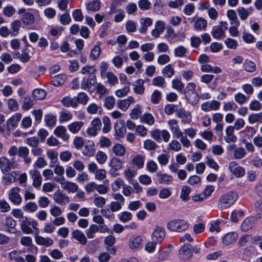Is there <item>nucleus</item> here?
Here are the masks:
<instances>
[{
	"label": "nucleus",
	"mask_w": 262,
	"mask_h": 262,
	"mask_svg": "<svg viewBox=\"0 0 262 262\" xmlns=\"http://www.w3.org/2000/svg\"><path fill=\"white\" fill-rule=\"evenodd\" d=\"M238 194L235 191H229L222 195L217 205L220 210H224L232 205L238 199Z\"/></svg>",
	"instance_id": "1"
},
{
	"label": "nucleus",
	"mask_w": 262,
	"mask_h": 262,
	"mask_svg": "<svg viewBox=\"0 0 262 262\" xmlns=\"http://www.w3.org/2000/svg\"><path fill=\"white\" fill-rule=\"evenodd\" d=\"M166 227L167 229L172 231L180 233L185 231L189 228V223L185 220L174 219L168 221Z\"/></svg>",
	"instance_id": "2"
},
{
	"label": "nucleus",
	"mask_w": 262,
	"mask_h": 262,
	"mask_svg": "<svg viewBox=\"0 0 262 262\" xmlns=\"http://www.w3.org/2000/svg\"><path fill=\"white\" fill-rule=\"evenodd\" d=\"M19 225L21 231L25 234H31L33 231L37 234L39 232L38 222L35 220L30 221L27 217L20 221Z\"/></svg>",
	"instance_id": "3"
},
{
	"label": "nucleus",
	"mask_w": 262,
	"mask_h": 262,
	"mask_svg": "<svg viewBox=\"0 0 262 262\" xmlns=\"http://www.w3.org/2000/svg\"><path fill=\"white\" fill-rule=\"evenodd\" d=\"M97 79L95 73H91L87 78H83L81 83V88L88 90L92 93L96 91L97 87Z\"/></svg>",
	"instance_id": "4"
},
{
	"label": "nucleus",
	"mask_w": 262,
	"mask_h": 262,
	"mask_svg": "<svg viewBox=\"0 0 262 262\" xmlns=\"http://www.w3.org/2000/svg\"><path fill=\"white\" fill-rule=\"evenodd\" d=\"M55 181L59 183L61 187L69 193H75L77 191L78 189V185L73 182L65 181L64 178H55Z\"/></svg>",
	"instance_id": "5"
},
{
	"label": "nucleus",
	"mask_w": 262,
	"mask_h": 262,
	"mask_svg": "<svg viewBox=\"0 0 262 262\" xmlns=\"http://www.w3.org/2000/svg\"><path fill=\"white\" fill-rule=\"evenodd\" d=\"M228 24L227 21H221L219 25L213 28L212 31V36L216 39H221L225 36V32L228 29Z\"/></svg>",
	"instance_id": "6"
},
{
	"label": "nucleus",
	"mask_w": 262,
	"mask_h": 262,
	"mask_svg": "<svg viewBox=\"0 0 262 262\" xmlns=\"http://www.w3.org/2000/svg\"><path fill=\"white\" fill-rule=\"evenodd\" d=\"M53 198L55 203L60 205H66L70 202L69 196L60 189H58L54 192Z\"/></svg>",
	"instance_id": "7"
},
{
	"label": "nucleus",
	"mask_w": 262,
	"mask_h": 262,
	"mask_svg": "<svg viewBox=\"0 0 262 262\" xmlns=\"http://www.w3.org/2000/svg\"><path fill=\"white\" fill-rule=\"evenodd\" d=\"M20 191V188L16 187L11 188L9 192V200L15 205H19L22 201V198L19 194Z\"/></svg>",
	"instance_id": "8"
},
{
	"label": "nucleus",
	"mask_w": 262,
	"mask_h": 262,
	"mask_svg": "<svg viewBox=\"0 0 262 262\" xmlns=\"http://www.w3.org/2000/svg\"><path fill=\"white\" fill-rule=\"evenodd\" d=\"M165 229L161 226H157L152 233L151 238L153 241L161 243L165 236Z\"/></svg>",
	"instance_id": "9"
},
{
	"label": "nucleus",
	"mask_w": 262,
	"mask_h": 262,
	"mask_svg": "<svg viewBox=\"0 0 262 262\" xmlns=\"http://www.w3.org/2000/svg\"><path fill=\"white\" fill-rule=\"evenodd\" d=\"M176 117L181 119L182 124H189L192 120V115L188 111L181 108L176 112Z\"/></svg>",
	"instance_id": "10"
},
{
	"label": "nucleus",
	"mask_w": 262,
	"mask_h": 262,
	"mask_svg": "<svg viewBox=\"0 0 262 262\" xmlns=\"http://www.w3.org/2000/svg\"><path fill=\"white\" fill-rule=\"evenodd\" d=\"M228 168L230 172L237 178L242 177L245 174V170L244 168L238 166L236 162H230Z\"/></svg>",
	"instance_id": "11"
},
{
	"label": "nucleus",
	"mask_w": 262,
	"mask_h": 262,
	"mask_svg": "<svg viewBox=\"0 0 262 262\" xmlns=\"http://www.w3.org/2000/svg\"><path fill=\"white\" fill-rule=\"evenodd\" d=\"M29 173L33 181L32 185L35 188L39 189L41 185L42 181L40 172L37 169H34L30 170Z\"/></svg>",
	"instance_id": "12"
},
{
	"label": "nucleus",
	"mask_w": 262,
	"mask_h": 262,
	"mask_svg": "<svg viewBox=\"0 0 262 262\" xmlns=\"http://www.w3.org/2000/svg\"><path fill=\"white\" fill-rule=\"evenodd\" d=\"M122 165L123 163L120 159L117 157H113L109 163V166L111 167L110 173L111 174H117L116 172L121 169Z\"/></svg>",
	"instance_id": "13"
},
{
	"label": "nucleus",
	"mask_w": 262,
	"mask_h": 262,
	"mask_svg": "<svg viewBox=\"0 0 262 262\" xmlns=\"http://www.w3.org/2000/svg\"><path fill=\"white\" fill-rule=\"evenodd\" d=\"M221 103L220 102L216 100H212L210 101H206L202 103L201 105L202 110L204 112H208L211 111L217 110Z\"/></svg>",
	"instance_id": "14"
},
{
	"label": "nucleus",
	"mask_w": 262,
	"mask_h": 262,
	"mask_svg": "<svg viewBox=\"0 0 262 262\" xmlns=\"http://www.w3.org/2000/svg\"><path fill=\"white\" fill-rule=\"evenodd\" d=\"M145 157L141 154L134 156L132 159L131 164L134 168L140 169L143 168Z\"/></svg>",
	"instance_id": "15"
},
{
	"label": "nucleus",
	"mask_w": 262,
	"mask_h": 262,
	"mask_svg": "<svg viewBox=\"0 0 262 262\" xmlns=\"http://www.w3.org/2000/svg\"><path fill=\"white\" fill-rule=\"evenodd\" d=\"M54 134L65 142H68L69 140L70 135L67 133V128L63 126H57L54 130Z\"/></svg>",
	"instance_id": "16"
},
{
	"label": "nucleus",
	"mask_w": 262,
	"mask_h": 262,
	"mask_svg": "<svg viewBox=\"0 0 262 262\" xmlns=\"http://www.w3.org/2000/svg\"><path fill=\"white\" fill-rule=\"evenodd\" d=\"M29 149L26 146H20L18 147V156L19 158H23L25 164L29 165L31 162L32 159L29 156Z\"/></svg>",
	"instance_id": "17"
},
{
	"label": "nucleus",
	"mask_w": 262,
	"mask_h": 262,
	"mask_svg": "<svg viewBox=\"0 0 262 262\" xmlns=\"http://www.w3.org/2000/svg\"><path fill=\"white\" fill-rule=\"evenodd\" d=\"M165 25L164 21L158 20L155 24V28L153 29L151 34L155 38H159L161 34L164 31Z\"/></svg>",
	"instance_id": "18"
},
{
	"label": "nucleus",
	"mask_w": 262,
	"mask_h": 262,
	"mask_svg": "<svg viewBox=\"0 0 262 262\" xmlns=\"http://www.w3.org/2000/svg\"><path fill=\"white\" fill-rule=\"evenodd\" d=\"M135 99L133 96H129L123 100L118 101L117 107L123 111H126L130 106L131 104L134 103Z\"/></svg>",
	"instance_id": "19"
},
{
	"label": "nucleus",
	"mask_w": 262,
	"mask_h": 262,
	"mask_svg": "<svg viewBox=\"0 0 262 262\" xmlns=\"http://www.w3.org/2000/svg\"><path fill=\"white\" fill-rule=\"evenodd\" d=\"M167 124L173 137H176L177 136L181 135V133H182L178 124V122L176 119H172L169 120Z\"/></svg>",
	"instance_id": "20"
},
{
	"label": "nucleus",
	"mask_w": 262,
	"mask_h": 262,
	"mask_svg": "<svg viewBox=\"0 0 262 262\" xmlns=\"http://www.w3.org/2000/svg\"><path fill=\"white\" fill-rule=\"evenodd\" d=\"M82 153L84 156L89 157H92L94 155L95 144L93 141L89 140L86 142Z\"/></svg>",
	"instance_id": "21"
},
{
	"label": "nucleus",
	"mask_w": 262,
	"mask_h": 262,
	"mask_svg": "<svg viewBox=\"0 0 262 262\" xmlns=\"http://www.w3.org/2000/svg\"><path fill=\"white\" fill-rule=\"evenodd\" d=\"M234 127L232 126H228L225 129L226 136L224 137L225 141L228 143L235 142L237 137L234 134Z\"/></svg>",
	"instance_id": "22"
},
{
	"label": "nucleus",
	"mask_w": 262,
	"mask_h": 262,
	"mask_svg": "<svg viewBox=\"0 0 262 262\" xmlns=\"http://www.w3.org/2000/svg\"><path fill=\"white\" fill-rule=\"evenodd\" d=\"M157 181L160 184H169L173 180L172 176L159 171L156 174Z\"/></svg>",
	"instance_id": "23"
},
{
	"label": "nucleus",
	"mask_w": 262,
	"mask_h": 262,
	"mask_svg": "<svg viewBox=\"0 0 262 262\" xmlns=\"http://www.w3.org/2000/svg\"><path fill=\"white\" fill-rule=\"evenodd\" d=\"M12 167L10 161L6 157H2V159L0 161V168L2 172L4 173H8Z\"/></svg>",
	"instance_id": "24"
},
{
	"label": "nucleus",
	"mask_w": 262,
	"mask_h": 262,
	"mask_svg": "<svg viewBox=\"0 0 262 262\" xmlns=\"http://www.w3.org/2000/svg\"><path fill=\"white\" fill-rule=\"evenodd\" d=\"M192 246L189 245H185L180 250V254L182 258L188 259L192 256Z\"/></svg>",
	"instance_id": "25"
},
{
	"label": "nucleus",
	"mask_w": 262,
	"mask_h": 262,
	"mask_svg": "<svg viewBox=\"0 0 262 262\" xmlns=\"http://www.w3.org/2000/svg\"><path fill=\"white\" fill-rule=\"evenodd\" d=\"M21 118V115L19 113L14 114L7 121V125L12 129L15 128Z\"/></svg>",
	"instance_id": "26"
},
{
	"label": "nucleus",
	"mask_w": 262,
	"mask_h": 262,
	"mask_svg": "<svg viewBox=\"0 0 262 262\" xmlns=\"http://www.w3.org/2000/svg\"><path fill=\"white\" fill-rule=\"evenodd\" d=\"M144 84V81L143 79H140L137 80L135 83L132 84L134 93L138 95H143L145 92Z\"/></svg>",
	"instance_id": "27"
},
{
	"label": "nucleus",
	"mask_w": 262,
	"mask_h": 262,
	"mask_svg": "<svg viewBox=\"0 0 262 262\" xmlns=\"http://www.w3.org/2000/svg\"><path fill=\"white\" fill-rule=\"evenodd\" d=\"M152 20L149 17L141 18L140 20L141 27L139 29V32L142 34L146 33L147 28L152 24Z\"/></svg>",
	"instance_id": "28"
},
{
	"label": "nucleus",
	"mask_w": 262,
	"mask_h": 262,
	"mask_svg": "<svg viewBox=\"0 0 262 262\" xmlns=\"http://www.w3.org/2000/svg\"><path fill=\"white\" fill-rule=\"evenodd\" d=\"M72 237L79 242L82 245H85L87 243L86 238L84 234L80 230H75L72 232Z\"/></svg>",
	"instance_id": "29"
},
{
	"label": "nucleus",
	"mask_w": 262,
	"mask_h": 262,
	"mask_svg": "<svg viewBox=\"0 0 262 262\" xmlns=\"http://www.w3.org/2000/svg\"><path fill=\"white\" fill-rule=\"evenodd\" d=\"M207 25V20L203 17H199L196 18L194 22V28L198 31L205 30Z\"/></svg>",
	"instance_id": "30"
},
{
	"label": "nucleus",
	"mask_w": 262,
	"mask_h": 262,
	"mask_svg": "<svg viewBox=\"0 0 262 262\" xmlns=\"http://www.w3.org/2000/svg\"><path fill=\"white\" fill-rule=\"evenodd\" d=\"M35 239L37 244L41 246L49 247L53 244V239L50 237H43L41 236L37 235L35 236Z\"/></svg>",
	"instance_id": "31"
},
{
	"label": "nucleus",
	"mask_w": 262,
	"mask_h": 262,
	"mask_svg": "<svg viewBox=\"0 0 262 262\" xmlns=\"http://www.w3.org/2000/svg\"><path fill=\"white\" fill-rule=\"evenodd\" d=\"M83 125L82 121H75L69 124L68 128L71 133L76 134L80 131Z\"/></svg>",
	"instance_id": "32"
},
{
	"label": "nucleus",
	"mask_w": 262,
	"mask_h": 262,
	"mask_svg": "<svg viewBox=\"0 0 262 262\" xmlns=\"http://www.w3.org/2000/svg\"><path fill=\"white\" fill-rule=\"evenodd\" d=\"M118 122H124V121L121 120L116 121L114 125L116 135L119 137H122L126 132V128L122 123Z\"/></svg>",
	"instance_id": "33"
},
{
	"label": "nucleus",
	"mask_w": 262,
	"mask_h": 262,
	"mask_svg": "<svg viewBox=\"0 0 262 262\" xmlns=\"http://www.w3.org/2000/svg\"><path fill=\"white\" fill-rule=\"evenodd\" d=\"M185 96L187 101L192 105L196 104L199 101V95L196 92L193 93H185Z\"/></svg>",
	"instance_id": "34"
},
{
	"label": "nucleus",
	"mask_w": 262,
	"mask_h": 262,
	"mask_svg": "<svg viewBox=\"0 0 262 262\" xmlns=\"http://www.w3.org/2000/svg\"><path fill=\"white\" fill-rule=\"evenodd\" d=\"M152 85L161 89H164L166 87L167 83L163 77L158 76L152 79Z\"/></svg>",
	"instance_id": "35"
},
{
	"label": "nucleus",
	"mask_w": 262,
	"mask_h": 262,
	"mask_svg": "<svg viewBox=\"0 0 262 262\" xmlns=\"http://www.w3.org/2000/svg\"><path fill=\"white\" fill-rule=\"evenodd\" d=\"M237 234L235 232H230L226 234L223 239V243L226 245L234 243L237 239Z\"/></svg>",
	"instance_id": "36"
},
{
	"label": "nucleus",
	"mask_w": 262,
	"mask_h": 262,
	"mask_svg": "<svg viewBox=\"0 0 262 262\" xmlns=\"http://www.w3.org/2000/svg\"><path fill=\"white\" fill-rule=\"evenodd\" d=\"M140 121L141 123L147 124L149 125L154 124L155 120L154 116L150 113H145L140 117Z\"/></svg>",
	"instance_id": "37"
},
{
	"label": "nucleus",
	"mask_w": 262,
	"mask_h": 262,
	"mask_svg": "<svg viewBox=\"0 0 262 262\" xmlns=\"http://www.w3.org/2000/svg\"><path fill=\"white\" fill-rule=\"evenodd\" d=\"M86 9L92 12L98 11L101 8V2L99 0H94L86 4Z\"/></svg>",
	"instance_id": "38"
},
{
	"label": "nucleus",
	"mask_w": 262,
	"mask_h": 262,
	"mask_svg": "<svg viewBox=\"0 0 262 262\" xmlns=\"http://www.w3.org/2000/svg\"><path fill=\"white\" fill-rule=\"evenodd\" d=\"M253 11L252 8H250L248 9H245L244 7H239L237 9V13L242 20H246L250 14L252 13Z\"/></svg>",
	"instance_id": "39"
},
{
	"label": "nucleus",
	"mask_w": 262,
	"mask_h": 262,
	"mask_svg": "<svg viewBox=\"0 0 262 262\" xmlns=\"http://www.w3.org/2000/svg\"><path fill=\"white\" fill-rule=\"evenodd\" d=\"M142 239L140 236H136L130 238L129 241V246L132 249H139L142 246Z\"/></svg>",
	"instance_id": "40"
},
{
	"label": "nucleus",
	"mask_w": 262,
	"mask_h": 262,
	"mask_svg": "<svg viewBox=\"0 0 262 262\" xmlns=\"http://www.w3.org/2000/svg\"><path fill=\"white\" fill-rule=\"evenodd\" d=\"M114 154L118 157H123L125 155L126 149L124 146L119 143L116 144L112 148Z\"/></svg>",
	"instance_id": "41"
},
{
	"label": "nucleus",
	"mask_w": 262,
	"mask_h": 262,
	"mask_svg": "<svg viewBox=\"0 0 262 262\" xmlns=\"http://www.w3.org/2000/svg\"><path fill=\"white\" fill-rule=\"evenodd\" d=\"M76 99L74 97H65L61 100L62 104L66 107H72L75 108L77 105L76 103Z\"/></svg>",
	"instance_id": "42"
},
{
	"label": "nucleus",
	"mask_w": 262,
	"mask_h": 262,
	"mask_svg": "<svg viewBox=\"0 0 262 262\" xmlns=\"http://www.w3.org/2000/svg\"><path fill=\"white\" fill-rule=\"evenodd\" d=\"M254 223V218H247L243 222L241 226V228L243 231H248L253 227Z\"/></svg>",
	"instance_id": "43"
},
{
	"label": "nucleus",
	"mask_w": 262,
	"mask_h": 262,
	"mask_svg": "<svg viewBox=\"0 0 262 262\" xmlns=\"http://www.w3.org/2000/svg\"><path fill=\"white\" fill-rule=\"evenodd\" d=\"M162 97V94L161 91L158 90H155L151 94L150 101L154 104H159Z\"/></svg>",
	"instance_id": "44"
},
{
	"label": "nucleus",
	"mask_w": 262,
	"mask_h": 262,
	"mask_svg": "<svg viewBox=\"0 0 262 262\" xmlns=\"http://www.w3.org/2000/svg\"><path fill=\"white\" fill-rule=\"evenodd\" d=\"M99 231V227L95 224H92L85 230V233L89 238H93L95 234Z\"/></svg>",
	"instance_id": "45"
},
{
	"label": "nucleus",
	"mask_w": 262,
	"mask_h": 262,
	"mask_svg": "<svg viewBox=\"0 0 262 262\" xmlns=\"http://www.w3.org/2000/svg\"><path fill=\"white\" fill-rule=\"evenodd\" d=\"M21 25V21L18 20H15L11 24L10 34L12 36H15L18 34Z\"/></svg>",
	"instance_id": "46"
},
{
	"label": "nucleus",
	"mask_w": 262,
	"mask_h": 262,
	"mask_svg": "<svg viewBox=\"0 0 262 262\" xmlns=\"http://www.w3.org/2000/svg\"><path fill=\"white\" fill-rule=\"evenodd\" d=\"M162 73L164 77L170 78L174 74V70L173 66L169 64L163 68Z\"/></svg>",
	"instance_id": "47"
},
{
	"label": "nucleus",
	"mask_w": 262,
	"mask_h": 262,
	"mask_svg": "<svg viewBox=\"0 0 262 262\" xmlns=\"http://www.w3.org/2000/svg\"><path fill=\"white\" fill-rule=\"evenodd\" d=\"M137 174V170L134 169V167L132 168L131 167H129L124 171L125 178L129 182H130L133 178L135 177Z\"/></svg>",
	"instance_id": "48"
},
{
	"label": "nucleus",
	"mask_w": 262,
	"mask_h": 262,
	"mask_svg": "<svg viewBox=\"0 0 262 262\" xmlns=\"http://www.w3.org/2000/svg\"><path fill=\"white\" fill-rule=\"evenodd\" d=\"M248 121L251 124H253L256 122L262 123V112L252 114L248 117Z\"/></svg>",
	"instance_id": "49"
},
{
	"label": "nucleus",
	"mask_w": 262,
	"mask_h": 262,
	"mask_svg": "<svg viewBox=\"0 0 262 262\" xmlns=\"http://www.w3.org/2000/svg\"><path fill=\"white\" fill-rule=\"evenodd\" d=\"M246 155V151L244 148L238 147L233 150V157L235 159H243Z\"/></svg>",
	"instance_id": "50"
},
{
	"label": "nucleus",
	"mask_w": 262,
	"mask_h": 262,
	"mask_svg": "<svg viewBox=\"0 0 262 262\" xmlns=\"http://www.w3.org/2000/svg\"><path fill=\"white\" fill-rule=\"evenodd\" d=\"M72 118L73 114L69 111L64 110L60 113L59 121L60 123H62L69 121Z\"/></svg>",
	"instance_id": "51"
},
{
	"label": "nucleus",
	"mask_w": 262,
	"mask_h": 262,
	"mask_svg": "<svg viewBox=\"0 0 262 262\" xmlns=\"http://www.w3.org/2000/svg\"><path fill=\"white\" fill-rule=\"evenodd\" d=\"M143 147L148 151L155 150L158 147V145L155 141L150 139H147L144 141Z\"/></svg>",
	"instance_id": "52"
},
{
	"label": "nucleus",
	"mask_w": 262,
	"mask_h": 262,
	"mask_svg": "<svg viewBox=\"0 0 262 262\" xmlns=\"http://www.w3.org/2000/svg\"><path fill=\"white\" fill-rule=\"evenodd\" d=\"M86 111L90 114H96L101 113V107L95 103H92L88 105Z\"/></svg>",
	"instance_id": "53"
},
{
	"label": "nucleus",
	"mask_w": 262,
	"mask_h": 262,
	"mask_svg": "<svg viewBox=\"0 0 262 262\" xmlns=\"http://www.w3.org/2000/svg\"><path fill=\"white\" fill-rule=\"evenodd\" d=\"M45 121L47 126L50 127H53L56 124V118L54 115L51 114H48L45 116Z\"/></svg>",
	"instance_id": "54"
},
{
	"label": "nucleus",
	"mask_w": 262,
	"mask_h": 262,
	"mask_svg": "<svg viewBox=\"0 0 262 262\" xmlns=\"http://www.w3.org/2000/svg\"><path fill=\"white\" fill-rule=\"evenodd\" d=\"M130 83L122 89H118L115 91V95L119 98L123 97L126 96L130 91Z\"/></svg>",
	"instance_id": "55"
},
{
	"label": "nucleus",
	"mask_w": 262,
	"mask_h": 262,
	"mask_svg": "<svg viewBox=\"0 0 262 262\" xmlns=\"http://www.w3.org/2000/svg\"><path fill=\"white\" fill-rule=\"evenodd\" d=\"M141 114V106L138 104L135 108L132 110L129 116L132 119L136 120L142 116Z\"/></svg>",
	"instance_id": "56"
},
{
	"label": "nucleus",
	"mask_w": 262,
	"mask_h": 262,
	"mask_svg": "<svg viewBox=\"0 0 262 262\" xmlns=\"http://www.w3.org/2000/svg\"><path fill=\"white\" fill-rule=\"evenodd\" d=\"M244 69L248 72H254L256 71V67L255 63L248 60H246L243 64Z\"/></svg>",
	"instance_id": "57"
},
{
	"label": "nucleus",
	"mask_w": 262,
	"mask_h": 262,
	"mask_svg": "<svg viewBox=\"0 0 262 262\" xmlns=\"http://www.w3.org/2000/svg\"><path fill=\"white\" fill-rule=\"evenodd\" d=\"M167 149L174 151H179L181 149V145L177 140H172L167 145Z\"/></svg>",
	"instance_id": "58"
},
{
	"label": "nucleus",
	"mask_w": 262,
	"mask_h": 262,
	"mask_svg": "<svg viewBox=\"0 0 262 262\" xmlns=\"http://www.w3.org/2000/svg\"><path fill=\"white\" fill-rule=\"evenodd\" d=\"M107 79V82L111 85H114L118 83V78L112 72L108 71L107 73L104 75V79Z\"/></svg>",
	"instance_id": "59"
},
{
	"label": "nucleus",
	"mask_w": 262,
	"mask_h": 262,
	"mask_svg": "<svg viewBox=\"0 0 262 262\" xmlns=\"http://www.w3.org/2000/svg\"><path fill=\"white\" fill-rule=\"evenodd\" d=\"M76 99L77 105L78 103L82 104H86L89 99V98L86 94L83 92H81L78 94L77 97H75Z\"/></svg>",
	"instance_id": "60"
},
{
	"label": "nucleus",
	"mask_w": 262,
	"mask_h": 262,
	"mask_svg": "<svg viewBox=\"0 0 262 262\" xmlns=\"http://www.w3.org/2000/svg\"><path fill=\"white\" fill-rule=\"evenodd\" d=\"M21 20L23 23L27 25L32 24L34 21V16L31 13H25L22 17Z\"/></svg>",
	"instance_id": "61"
},
{
	"label": "nucleus",
	"mask_w": 262,
	"mask_h": 262,
	"mask_svg": "<svg viewBox=\"0 0 262 262\" xmlns=\"http://www.w3.org/2000/svg\"><path fill=\"white\" fill-rule=\"evenodd\" d=\"M118 218L122 223H126L132 219V214L128 211H123L118 214Z\"/></svg>",
	"instance_id": "62"
},
{
	"label": "nucleus",
	"mask_w": 262,
	"mask_h": 262,
	"mask_svg": "<svg viewBox=\"0 0 262 262\" xmlns=\"http://www.w3.org/2000/svg\"><path fill=\"white\" fill-rule=\"evenodd\" d=\"M47 157L51 160V164H55L58 161V153L53 149L47 151Z\"/></svg>",
	"instance_id": "63"
},
{
	"label": "nucleus",
	"mask_w": 262,
	"mask_h": 262,
	"mask_svg": "<svg viewBox=\"0 0 262 262\" xmlns=\"http://www.w3.org/2000/svg\"><path fill=\"white\" fill-rule=\"evenodd\" d=\"M249 99V97L246 96L242 93H238L234 96L235 101L239 104L242 105Z\"/></svg>",
	"instance_id": "64"
}]
</instances>
